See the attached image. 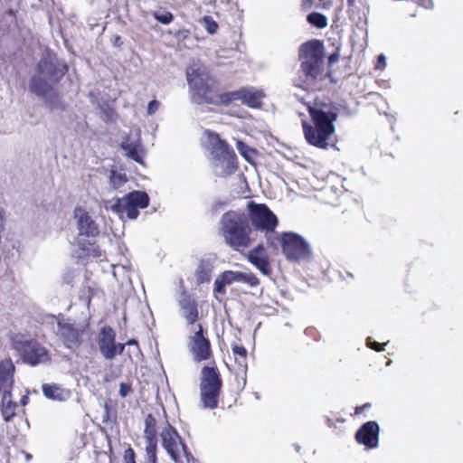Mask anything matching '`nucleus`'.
Returning <instances> with one entry per match:
<instances>
[{
    "label": "nucleus",
    "mask_w": 463,
    "mask_h": 463,
    "mask_svg": "<svg viewBox=\"0 0 463 463\" xmlns=\"http://www.w3.org/2000/svg\"><path fill=\"white\" fill-rule=\"evenodd\" d=\"M247 210L249 219L256 230L267 235L274 231L278 219L265 204L250 202Z\"/></svg>",
    "instance_id": "8"
},
{
    "label": "nucleus",
    "mask_w": 463,
    "mask_h": 463,
    "mask_svg": "<svg viewBox=\"0 0 463 463\" xmlns=\"http://www.w3.org/2000/svg\"><path fill=\"white\" fill-rule=\"evenodd\" d=\"M314 0H304L303 5L307 8L310 7L313 5Z\"/></svg>",
    "instance_id": "46"
},
{
    "label": "nucleus",
    "mask_w": 463,
    "mask_h": 463,
    "mask_svg": "<svg viewBox=\"0 0 463 463\" xmlns=\"http://www.w3.org/2000/svg\"><path fill=\"white\" fill-rule=\"evenodd\" d=\"M197 330L190 339V350L193 358L196 362L207 360L212 355V349L209 340L204 337L203 327L197 325Z\"/></svg>",
    "instance_id": "14"
},
{
    "label": "nucleus",
    "mask_w": 463,
    "mask_h": 463,
    "mask_svg": "<svg viewBox=\"0 0 463 463\" xmlns=\"http://www.w3.org/2000/svg\"><path fill=\"white\" fill-rule=\"evenodd\" d=\"M156 438L146 439V454L156 453Z\"/></svg>",
    "instance_id": "36"
},
{
    "label": "nucleus",
    "mask_w": 463,
    "mask_h": 463,
    "mask_svg": "<svg viewBox=\"0 0 463 463\" xmlns=\"http://www.w3.org/2000/svg\"><path fill=\"white\" fill-rule=\"evenodd\" d=\"M307 19L310 24L319 29L326 28L328 24L326 16L320 13H311L307 15Z\"/></svg>",
    "instance_id": "30"
},
{
    "label": "nucleus",
    "mask_w": 463,
    "mask_h": 463,
    "mask_svg": "<svg viewBox=\"0 0 463 463\" xmlns=\"http://www.w3.org/2000/svg\"><path fill=\"white\" fill-rule=\"evenodd\" d=\"M124 460L125 463H136L135 460V452L131 448H128L124 452Z\"/></svg>",
    "instance_id": "37"
},
{
    "label": "nucleus",
    "mask_w": 463,
    "mask_h": 463,
    "mask_svg": "<svg viewBox=\"0 0 463 463\" xmlns=\"http://www.w3.org/2000/svg\"><path fill=\"white\" fill-rule=\"evenodd\" d=\"M233 350V353L235 354H238L241 357H245L246 356V354H247V351L246 349L243 347V346H239V345H236L232 348Z\"/></svg>",
    "instance_id": "40"
},
{
    "label": "nucleus",
    "mask_w": 463,
    "mask_h": 463,
    "mask_svg": "<svg viewBox=\"0 0 463 463\" xmlns=\"http://www.w3.org/2000/svg\"><path fill=\"white\" fill-rule=\"evenodd\" d=\"M201 400L203 406L214 409L218 405V397L222 388V379L215 367L204 366L200 379Z\"/></svg>",
    "instance_id": "5"
},
{
    "label": "nucleus",
    "mask_w": 463,
    "mask_h": 463,
    "mask_svg": "<svg viewBox=\"0 0 463 463\" xmlns=\"http://www.w3.org/2000/svg\"><path fill=\"white\" fill-rule=\"evenodd\" d=\"M156 460H157L156 453L146 454V461H147V463H156Z\"/></svg>",
    "instance_id": "43"
},
{
    "label": "nucleus",
    "mask_w": 463,
    "mask_h": 463,
    "mask_svg": "<svg viewBox=\"0 0 463 463\" xmlns=\"http://www.w3.org/2000/svg\"><path fill=\"white\" fill-rule=\"evenodd\" d=\"M367 344H368V345H369L372 349H374V350H376V351H382V350H383V347L382 346V345H381V344H379V343H377V342H375V341H372V338H371V337H369V338L367 339Z\"/></svg>",
    "instance_id": "39"
},
{
    "label": "nucleus",
    "mask_w": 463,
    "mask_h": 463,
    "mask_svg": "<svg viewBox=\"0 0 463 463\" xmlns=\"http://www.w3.org/2000/svg\"><path fill=\"white\" fill-rule=\"evenodd\" d=\"M159 106H160V103L157 100H156V99L151 100L147 105V114L148 115L155 114L157 111V109H159Z\"/></svg>",
    "instance_id": "38"
},
{
    "label": "nucleus",
    "mask_w": 463,
    "mask_h": 463,
    "mask_svg": "<svg viewBox=\"0 0 463 463\" xmlns=\"http://www.w3.org/2000/svg\"><path fill=\"white\" fill-rule=\"evenodd\" d=\"M148 201L149 198L146 193L135 191L118 199L111 209L118 213H126L129 219H136L138 215L137 208H146Z\"/></svg>",
    "instance_id": "10"
},
{
    "label": "nucleus",
    "mask_w": 463,
    "mask_h": 463,
    "mask_svg": "<svg viewBox=\"0 0 463 463\" xmlns=\"http://www.w3.org/2000/svg\"><path fill=\"white\" fill-rule=\"evenodd\" d=\"M234 282L246 283L251 287H256L260 283L258 278L252 273L226 270L216 277L213 284V294L224 295L226 286Z\"/></svg>",
    "instance_id": "11"
},
{
    "label": "nucleus",
    "mask_w": 463,
    "mask_h": 463,
    "mask_svg": "<svg viewBox=\"0 0 463 463\" xmlns=\"http://www.w3.org/2000/svg\"><path fill=\"white\" fill-rule=\"evenodd\" d=\"M126 344H117L118 354H121L124 352Z\"/></svg>",
    "instance_id": "45"
},
{
    "label": "nucleus",
    "mask_w": 463,
    "mask_h": 463,
    "mask_svg": "<svg viewBox=\"0 0 463 463\" xmlns=\"http://www.w3.org/2000/svg\"><path fill=\"white\" fill-rule=\"evenodd\" d=\"M121 147L125 151L127 156L132 158L137 163L143 164L145 153L137 136L133 138H126L122 142Z\"/></svg>",
    "instance_id": "22"
},
{
    "label": "nucleus",
    "mask_w": 463,
    "mask_h": 463,
    "mask_svg": "<svg viewBox=\"0 0 463 463\" xmlns=\"http://www.w3.org/2000/svg\"><path fill=\"white\" fill-rule=\"evenodd\" d=\"M27 400H28V397H27V396H24V397L21 399V402L23 403V405H25V404H26Z\"/></svg>",
    "instance_id": "50"
},
{
    "label": "nucleus",
    "mask_w": 463,
    "mask_h": 463,
    "mask_svg": "<svg viewBox=\"0 0 463 463\" xmlns=\"http://www.w3.org/2000/svg\"><path fill=\"white\" fill-rule=\"evenodd\" d=\"M214 262L215 259L213 256L200 259L194 271V277L197 283L202 284L210 281L212 272L214 268Z\"/></svg>",
    "instance_id": "21"
},
{
    "label": "nucleus",
    "mask_w": 463,
    "mask_h": 463,
    "mask_svg": "<svg viewBox=\"0 0 463 463\" xmlns=\"http://www.w3.org/2000/svg\"><path fill=\"white\" fill-rule=\"evenodd\" d=\"M308 111L314 126L303 122L305 138L310 145L326 149L329 145L328 139L335 132L336 114L326 106H308Z\"/></svg>",
    "instance_id": "2"
},
{
    "label": "nucleus",
    "mask_w": 463,
    "mask_h": 463,
    "mask_svg": "<svg viewBox=\"0 0 463 463\" xmlns=\"http://www.w3.org/2000/svg\"><path fill=\"white\" fill-rule=\"evenodd\" d=\"M248 259L263 275L269 276L270 274L269 263L261 245L250 250Z\"/></svg>",
    "instance_id": "24"
},
{
    "label": "nucleus",
    "mask_w": 463,
    "mask_h": 463,
    "mask_svg": "<svg viewBox=\"0 0 463 463\" xmlns=\"http://www.w3.org/2000/svg\"><path fill=\"white\" fill-rule=\"evenodd\" d=\"M338 59V56L335 55V54H332L330 57H329V61L331 63L335 62L336 60Z\"/></svg>",
    "instance_id": "48"
},
{
    "label": "nucleus",
    "mask_w": 463,
    "mask_h": 463,
    "mask_svg": "<svg viewBox=\"0 0 463 463\" xmlns=\"http://www.w3.org/2000/svg\"><path fill=\"white\" fill-rule=\"evenodd\" d=\"M116 333L110 326H103L99 334V348L104 358L112 360L118 355V347L115 342Z\"/></svg>",
    "instance_id": "16"
},
{
    "label": "nucleus",
    "mask_w": 463,
    "mask_h": 463,
    "mask_svg": "<svg viewBox=\"0 0 463 463\" xmlns=\"http://www.w3.org/2000/svg\"><path fill=\"white\" fill-rule=\"evenodd\" d=\"M236 147L240 154L248 161L250 160L254 150L245 145L242 141L238 140L236 143Z\"/></svg>",
    "instance_id": "33"
},
{
    "label": "nucleus",
    "mask_w": 463,
    "mask_h": 463,
    "mask_svg": "<svg viewBox=\"0 0 463 463\" xmlns=\"http://www.w3.org/2000/svg\"><path fill=\"white\" fill-rule=\"evenodd\" d=\"M66 66L56 62L54 58L43 59L38 63L39 75L47 78L50 82L58 81L65 73Z\"/></svg>",
    "instance_id": "17"
},
{
    "label": "nucleus",
    "mask_w": 463,
    "mask_h": 463,
    "mask_svg": "<svg viewBox=\"0 0 463 463\" xmlns=\"http://www.w3.org/2000/svg\"><path fill=\"white\" fill-rule=\"evenodd\" d=\"M162 446L170 455L175 463H182V456L184 455L189 461V454L183 444L177 431L165 422L161 433Z\"/></svg>",
    "instance_id": "9"
},
{
    "label": "nucleus",
    "mask_w": 463,
    "mask_h": 463,
    "mask_svg": "<svg viewBox=\"0 0 463 463\" xmlns=\"http://www.w3.org/2000/svg\"><path fill=\"white\" fill-rule=\"evenodd\" d=\"M13 346L17 350L24 363L36 365L48 360L45 347L35 341L28 340L23 335H16L12 339Z\"/></svg>",
    "instance_id": "7"
},
{
    "label": "nucleus",
    "mask_w": 463,
    "mask_h": 463,
    "mask_svg": "<svg viewBox=\"0 0 463 463\" xmlns=\"http://www.w3.org/2000/svg\"><path fill=\"white\" fill-rule=\"evenodd\" d=\"M14 365L11 360L0 362V392L11 391L14 383Z\"/></svg>",
    "instance_id": "23"
},
{
    "label": "nucleus",
    "mask_w": 463,
    "mask_h": 463,
    "mask_svg": "<svg viewBox=\"0 0 463 463\" xmlns=\"http://www.w3.org/2000/svg\"><path fill=\"white\" fill-rule=\"evenodd\" d=\"M74 217L77 220V227L79 231L77 237L78 245L87 255L97 256V247L91 241H89L88 244H86L85 238H95L99 234L98 225L87 211L81 207H77L75 209Z\"/></svg>",
    "instance_id": "4"
},
{
    "label": "nucleus",
    "mask_w": 463,
    "mask_h": 463,
    "mask_svg": "<svg viewBox=\"0 0 463 463\" xmlns=\"http://www.w3.org/2000/svg\"><path fill=\"white\" fill-rule=\"evenodd\" d=\"M126 345H137V342L135 339H129V340L126 343Z\"/></svg>",
    "instance_id": "49"
},
{
    "label": "nucleus",
    "mask_w": 463,
    "mask_h": 463,
    "mask_svg": "<svg viewBox=\"0 0 463 463\" xmlns=\"http://www.w3.org/2000/svg\"><path fill=\"white\" fill-rule=\"evenodd\" d=\"M155 18L163 24H168L173 20V14L169 12H156Z\"/></svg>",
    "instance_id": "35"
},
{
    "label": "nucleus",
    "mask_w": 463,
    "mask_h": 463,
    "mask_svg": "<svg viewBox=\"0 0 463 463\" xmlns=\"http://www.w3.org/2000/svg\"><path fill=\"white\" fill-rule=\"evenodd\" d=\"M280 241L282 250L288 259L300 260L309 256L310 249L307 243L298 234L285 232Z\"/></svg>",
    "instance_id": "12"
},
{
    "label": "nucleus",
    "mask_w": 463,
    "mask_h": 463,
    "mask_svg": "<svg viewBox=\"0 0 463 463\" xmlns=\"http://www.w3.org/2000/svg\"><path fill=\"white\" fill-rule=\"evenodd\" d=\"M214 175L219 177H226L236 170L235 156L212 161Z\"/></svg>",
    "instance_id": "25"
},
{
    "label": "nucleus",
    "mask_w": 463,
    "mask_h": 463,
    "mask_svg": "<svg viewBox=\"0 0 463 463\" xmlns=\"http://www.w3.org/2000/svg\"><path fill=\"white\" fill-rule=\"evenodd\" d=\"M130 391V388L128 385L125 384V383H120L119 385V394L120 396L122 397H126L128 393V392Z\"/></svg>",
    "instance_id": "41"
},
{
    "label": "nucleus",
    "mask_w": 463,
    "mask_h": 463,
    "mask_svg": "<svg viewBox=\"0 0 463 463\" xmlns=\"http://www.w3.org/2000/svg\"><path fill=\"white\" fill-rule=\"evenodd\" d=\"M205 136L209 143L211 161L235 156L233 150L217 134L206 131Z\"/></svg>",
    "instance_id": "19"
},
{
    "label": "nucleus",
    "mask_w": 463,
    "mask_h": 463,
    "mask_svg": "<svg viewBox=\"0 0 463 463\" xmlns=\"http://www.w3.org/2000/svg\"><path fill=\"white\" fill-rule=\"evenodd\" d=\"M43 395L52 401L56 402H65L67 401L71 395V392L70 390L61 387L57 384H48L44 383L42 386Z\"/></svg>",
    "instance_id": "26"
},
{
    "label": "nucleus",
    "mask_w": 463,
    "mask_h": 463,
    "mask_svg": "<svg viewBox=\"0 0 463 463\" xmlns=\"http://www.w3.org/2000/svg\"><path fill=\"white\" fill-rule=\"evenodd\" d=\"M56 335L69 349H74L80 344L82 331L76 328L71 324L63 320H57Z\"/></svg>",
    "instance_id": "15"
},
{
    "label": "nucleus",
    "mask_w": 463,
    "mask_h": 463,
    "mask_svg": "<svg viewBox=\"0 0 463 463\" xmlns=\"http://www.w3.org/2000/svg\"><path fill=\"white\" fill-rule=\"evenodd\" d=\"M349 6H354L355 5V0H347Z\"/></svg>",
    "instance_id": "51"
},
{
    "label": "nucleus",
    "mask_w": 463,
    "mask_h": 463,
    "mask_svg": "<svg viewBox=\"0 0 463 463\" xmlns=\"http://www.w3.org/2000/svg\"><path fill=\"white\" fill-rule=\"evenodd\" d=\"M2 393L1 398V414L5 421H9L13 417L15 416L16 403L12 400L11 391L0 392Z\"/></svg>",
    "instance_id": "27"
},
{
    "label": "nucleus",
    "mask_w": 463,
    "mask_h": 463,
    "mask_svg": "<svg viewBox=\"0 0 463 463\" xmlns=\"http://www.w3.org/2000/svg\"><path fill=\"white\" fill-rule=\"evenodd\" d=\"M323 8H329L332 5V0H319Z\"/></svg>",
    "instance_id": "44"
},
{
    "label": "nucleus",
    "mask_w": 463,
    "mask_h": 463,
    "mask_svg": "<svg viewBox=\"0 0 463 463\" xmlns=\"http://www.w3.org/2000/svg\"><path fill=\"white\" fill-rule=\"evenodd\" d=\"M127 181L126 175L121 173H117L115 171H111L110 176H109V183L110 185L117 189L120 187L123 184H125Z\"/></svg>",
    "instance_id": "32"
},
{
    "label": "nucleus",
    "mask_w": 463,
    "mask_h": 463,
    "mask_svg": "<svg viewBox=\"0 0 463 463\" xmlns=\"http://www.w3.org/2000/svg\"><path fill=\"white\" fill-rule=\"evenodd\" d=\"M156 419L151 415H147L145 419V438H156Z\"/></svg>",
    "instance_id": "31"
},
{
    "label": "nucleus",
    "mask_w": 463,
    "mask_h": 463,
    "mask_svg": "<svg viewBox=\"0 0 463 463\" xmlns=\"http://www.w3.org/2000/svg\"><path fill=\"white\" fill-rule=\"evenodd\" d=\"M130 273L131 267L129 265H112V274L114 278L122 285L131 282Z\"/></svg>",
    "instance_id": "28"
},
{
    "label": "nucleus",
    "mask_w": 463,
    "mask_h": 463,
    "mask_svg": "<svg viewBox=\"0 0 463 463\" xmlns=\"http://www.w3.org/2000/svg\"><path fill=\"white\" fill-rule=\"evenodd\" d=\"M220 233L224 242L232 250H240L251 245V229L243 213H225L220 221Z\"/></svg>",
    "instance_id": "3"
},
{
    "label": "nucleus",
    "mask_w": 463,
    "mask_h": 463,
    "mask_svg": "<svg viewBox=\"0 0 463 463\" xmlns=\"http://www.w3.org/2000/svg\"><path fill=\"white\" fill-rule=\"evenodd\" d=\"M186 80L198 103L221 105L227 104L231 99L227 95L218 93L215 80L211 77L207 67L200 61H194L189 65Z\"/></svg>",
    "instance_id": "1"
},
{
    "label": "nucleus",
    "mask_w": 463,
    "mask_h": 463,
    "mask_svg": "<svg viewBox=\"0 0 463 463\" xmlns=\"http://www.w3.org/2000/svg\"><path fill=\"white\" fill-rule=\"evenodd\" d=\"M52 83L47 78L43 76L33 77L29 84L32 92L43 97L52 109L59 106L60 100L58 95L52 90Z\"/></svg>",
    "instance_id": "13"
},
{
    "label": "nucleus",
    "mask_w": 463,
    "mask_h": 463,
    "mask_svg": "<svg viewBox=\"0 0 463 463\" xmlns=\"http://www.w3.org/2000/svg\"><path fill=\"white\" fill-rule=\"evenodd\" d=\"M380 428L377 422L368 421L364 423L356 432L357 442L364 444L368 449L378 446Z\"/></svg>",
    "instance_id": "18"
},
{
    "label": "nucleus",
    "mask_w": 463,
    "mask_h": 463,
    "mask_svg": "<svg viewBox=\"0 0 463 463\" xmlns=\"http://www.w3.org/2000/svg\"><path fill=\"white\" fill-rule=\"evenodd\" d=\"M300 56L305 74L312 80L318 79L322 74L323 45L317 41L308 42L301 46Z\"/></svg>",
    "instance_id": "6"
},
{
    "label": "nucleus",
    "mask_w": 463,
    "mask_h": 463,
    "mask_svg": "<svg viewBox=\"0 0 463 463\" xmlns=\"http://www.w3.org/2000/svg\"><path fill=\"white\" fill-rule=\"evenodd\" d=\"M385 63H386V58L383 54H381L379 57H378V65H377V68H383L385 66Z\"/></svg>",
    "instance_id": "42"
},
{
    "label": "nucleus",
    "mask_w": 463,
    "mask_h": 463,
    "mask_svg": "<svg viewBox=\"0 0 463 463\" xmlns=\"http://www.w3.org/2000/svg\"><path fill=\"white\" fill-rule=\"evenodd\" d=\"M203 24L204 28L210 33H214L217 31L218 24L210 16H205L203 19Z\"/></svg>",
    "instance_id": "34"
},
{
    "label": "nucleus",
    "mask_w": 463,
    "mask_h": 463,
    "mask_svg": "<svg viewBox=\"0 0 463 463\" xmlns=\"http://www.w3.org/2000/svg\"><path fill=\"white\" fill-rule=\"evenodd\" d=\"M105 112H106L107 119H111V118H112V117H113V111H112V109H108Z\"/></svg>",
    "instance_id": "47"
},
{
    "label": "nucleus",
    "mask_w": 463,
    "mask_h": 463,
    "mask_svg": "<svg viewBox=\"0 0 463 463\" xmlns=\"http://www.w3.org/2000/svg\"><path fill=\"white\" fill-rule=\"evenodd\" d=\"M6 14H7L8 15H14V12H13V10H8V11L6 12Z\"/></svg>",
    "instance_id": "52"
},
{
    "label": "nucleus",
    "mask_w": 463,
    "mask_h": 463,
    "mask_svg": "<svg viewBox=\"0 0 463 463\" xmlns=\"http://www.w3.org/2000/svg\"><path fill=\"white\" fill-rule=\"evenodd\" d=\"M264 93L254 88H243L232 93V99L241 100L250 108H260Z\"/></svg>",
    "instance_id": "20"
},
{
    "label": "nucleus",
    "mask_w": 463,
    "mask_h": 463,
    "mask_svg": "<svg viewBox=\"0 0 463 463\" xmlns=\"http://www.w3.org/2000/svg\"><path fill=\"white\" fill-rule=\"evenodd\" d=\"M181 307L186 321L189 324L194 323L198 317L196 304L192 300L186 299L181 302Z\"/></svg>",
    "instance_id": "29"
}]
</instances>
